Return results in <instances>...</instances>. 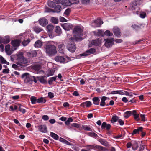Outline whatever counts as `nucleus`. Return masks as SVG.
I'll return each mask as SVG.
<instances>
[{"label": "nucleus", "instance_id": "nucleus-1", "mask_svg": "<svg viewBox=\"0 0 151 151\" xmlns=\"http://www.w3.org/2000/svg\"><path fill=\"white\" fill-rule=\"evenodd\" d=\"M46 52L49 55H52L57 52L56 47L53 45L47 44L46 45Z\"/></svg>", "mask_w": 151, "mask_h": 151}, {"label": "nucleus", "instance_id": "nucleus-2", "mask_svg": "<svg viewBox=\"0 0 151 151\" xmlns=\"http://www.w3.org/2000/svg\"><path fill=\"white\" fill-rule=\"evenodd\" d=\"M141 1L140 0H135L131 4L130 7L132 10H137V12H138L139 9V6L141 4Z\"/></svg>", "mask_w": 151, "mask_h": 151}, {"label": "nucleus", "instance_id": "nucleus-3", "mask_svg": "<svg viewBox=\"0 0 151 151\" xmlns=\"http://www.w3.org/2000/svg\"><path fill=\"white\" fill-rule=\"evenodd\" d=\"M67 47L68 50L72 53L74 52L76 48V44L72 40L68 42Z\"/></svg>", "mask_w": 151, "mask_h": 151}, {"label": "nucleus", "instance_id": "nucleus-4", "mask_svg": "<svg viewBox=\"0 0 151 151\" xmlns=\"http://www.w3.org/2000/svg\"><path fill=\"white\" fill-rule=\"evenodd\" d=\"M22 78H25L24 80V82L27 83L32 84V83L33 79L32 76L29 73H25L22 74Z\"/></svg>", "mask_w": 151, "mask_h": 151}, {"label": "nucleus", "instance_id": "nucleus-5", "mask_svg": "<svg viewBox=\"0 0 151 151\" xmlns=\"http://www.w3.org/2000/svg\"><path fill=\"white\" fill-rule=\"evenodd\" d=\"M96 51V50L94 48H91L87 50L84 53L80 54L79 56L81 57L86 56L87 55H90V54H93Z\"/></svg>", "mask_w": 151, "mask_h": 151}, {"label": "nucleus", "instance_id": "nucleus-6", "mask_svg": "<svg viewBox=\"0 0 151 151\" xmlns=\"http://www.w3.org/2000/svg\"><path fill=\"white\" fill-rule=\"evenodd\" d=\"M73 32L75 34L74 35H76L78 36H81L82 34V30L79 27H76L74 29Z\"/></svg>", "mask_w": 151, "mask_h": 151}, {"label": "nucleus", "instance_id": "nucleus-7", "mask_svg": "<svg viewBox=\"0 0 151 151\" xmlns=\"http://www.w3.org/2000/svg\"><path fill=\"white\" fill-rule=\"evenodd\" d=\"M104 40L106 41L105 45L106 47L109 48L113 45V42L114 41L113 38L105 39Z\"/></svg>", "mask_w": 151, "mask_h": 151}, {"label": "nucleus", "instance_id": "nucleus-8", "mask_svg": "<svg viewBox=\"0 0 151 151\" xmlns=\"http://www.w3.org/2000/svg\"><path fill=\"white\" fill-rule=\"evenodd\" d=\"M99 98L100 100L101 99V101L100 102V106L103 107L105 106V105L106 106L107 103L105 102V101L107 99H109V98L105 96L100 97Z\"/></svg>", "mask_w": 151, "mask_h": 151}, {"label": "nucleus", "instance_id": "nucleus-9", "mask_svg": "<svg viewBox=\"0 0 151 151\" xmlns=\"http://www.w3.org/2000/svg\"><path fill=\"white\" fill-rule=\"evenodd\" d=\"M21 42V40L19 39H15L12 40L11 42V44L12 46L14 47H19Z\"/></svg>", "mask_w": 151, "mask_h": 151}, {"label": "nucleus", "instance_id": "nucleus-10", "mask_svg": "<svg viewBox=\"0 0 151 151\" xmlns=\"http://www.w3.org/2000/svg\"><path fill=\"white\" fill-rule=\"evenodd\" d=\"M38 22L43 27L45 26L48 23L47 20L45 18H40L39 19Z\"/></svg>", "mask_w": 151, "mask_h": 151}, {"label": "nucleus", "instance_id": "nucleus-11", "mask_svg": "<svg viewBox=\"0 0 151 151\" xmlns=\"http://www.w3.org/2000/svg\"><path fill=\"white\" fill-rule=\"evenodd\" d=\"M45 78H46L45 76L37 77V79L38 81L41 83L43 84H46L47 83L46 79H45Z\"/></svg>", "mask_w": 151, "mask_h": 151}, {"label": "nucleus", "instance_id": "nucleus-12", "mask_svg": "<svg viewBox=\"0 0 151 151\" xmlns=\"http://www.w3.org/2000/svg\"><path fill=\"white\" fill-rule=\"evenodd\" d=\"M38 127V130L40 132L44 133L47 132V128L46 125L44 124L40 125Z\"/></svg>", "mask_w": 151, "mask_h": 151}, {"label": "nucleus", "instance_id": "nucleus-13", "mask_svg": "<svg viewBox=\"0 0 151 151\" xmlns=\"http://www.w3.org/2000/svg\"><path fill=\"white\" fill-rule=\"evenodd\" d=\"M101 43V40L99 38L93 40L91 42V44L95 46H97Z\"/></svg>", "mask_w": 151, "mask_h": 151}, {"label": "nucleus", "instance_id": "nucleus-14", "mask_svg": "<svg viewBox=\"0 0 151 151\" xmlns=\"http://www.w3.org/2000/svg\"><path fill=\"white\" fill-rule=\"evenodd\" d=\"M111 125L109 124H107L106 122H103L101 126V128L102 129H105L107 130H109L110 129Z\"/></svg>", "mask_w": 151, "mask_h": 151}, {"label": "nucleus", "instance_id": "nucleus-15", "mask_svg": "<svg viewBox=\"0 0 151 151\" xmlns=\"http://www.w3.org/2000/svg\"><path fill=\"white\" fill-rule=\"evenodd\" d=\"M55 60L57 62L63 63L65 62V59L63 57L58 56L55 57Z\"/></svg>", "mask_w": 151, "mask_h": 151}, {"label": "nucleus", "instance_id": "nucleus-16", "mask_svg": "<svg viewBox=\"0 0 151 151\" xmlns=\"http://www.w3.org/2000/svg\"><path fill=\"white\" fill-rule=\"evenodd\" d=\"M114 35L119 37L120 36L121 33L120 32V29L117 27H115L113 29Z\"/></svg>", "mask_w": 151, "mask_h": 151}, {"label": "nucleus", "instance_id": "nucleus-17", "mask_svg": "<svg viewBox=\"0 0 151 151\" xmlns=\"http://www.w3.org/2000/svg\"><path fill=\"white\" fill-rule=\"evenodd\" d=\"M132 114L134 116V118L137 121H139L140 120L139 118V114L137 113V111L136 110H134L132 111Z\"/></svg>", "mask_w": 151, "mask_h": 151}, {"label": "nucleus", "instance_id": "nucleus-18", "mask_svg": "<svg viewBox=\"0 0 151 151\" xmlns=\"http://www.w3.org/2000/svg\"><path fill=\"white\" fill-rule=\"evenodd\" d=\"M10 39L9 36H5L2 39V42L4 44L8 43L10 41Z\"/></svg>", "mask_w": 151, "mask_h": 151}, {"label": "nucleus", "instance_id": "nucleus-19", "mask_svg": "<svg viewBox=\"0 0 151 151\" xmlns=\"http://www.w3.org/2000/svg\"><path fill=\"white\" fill-rule=\"evenodd\" d=\"M143 129V128L142 127H140L137 129H134L133 131L131 133L132 135H133L137 134H139L140 132H142Z\"/></svg>", "mask_w": 151, "mask_h": 151}, {"label": "nucleus", "instance_id": "nucleus-20", "mask_svg": "<svg viewBox=\"0 0 151 151\" xmlns=\"http://www.w3.org/2000/svg\"><path fill=\"white\" fill-rule=\"evenodd\" d=\"M92 100L93 104L95 105H99L100 103V98L96 97L92 99Z\"/></svg>", "mask_w": 151, "mask_h": 151}, {"label": "nucleus", "instance_id": "nucleus-21", "mask_svg": "<svg viewBox=\"0 0 151 151\" xmlns=\"http://www.w3.org/2000/svg\"><path fill=\"white\" fill-rule=\"evenodd\" d=\"M42 45V43L40 40H38L35 43L34 46L35 48L41 47Z\"/></svg>", "mask_w": 151, "mask_h": 151}, {"label": "nucleus", "instance_id": "nucleus-22", "mask_svg": "<svg viewBox=\"0 0 151 151\" xmlns=\"http://www.w3.org/2000/svg\"><path fill=\"white\" fill-rule=\"evenodd\" d=\"M65 45L63 44H61L58 45V47L59 51L60 53H63L64 52V50L65 48Z\"/></svg>", "mask_w": 151, "mask_h": 151}, {"label": "nucleus", "instance_id": "nucleus-23", "mask_svg": "<svg viewBox=\"0 0 151 151\" xmlns=\"http://www.w3.org/2000/svg\"><path fill=\"white\" fill-rule=\"evenodd\" d=\"M5 50L6 52L8 55H10L12 54V52L10 50V45L9 44H8L6 45Z\"/></svg>", "mask_w": 151, "mask_h": 151}, {"label": "nucleus", "instance_id": "nucleus-24", "mask_svg": "<svg viewBox=\"0 0 151 151\" xmlns=\"http://www.w3.org/2000/svg\"><path fill=\"white\" fill-rule=\"evenodd\" d=\"M27 55L30 57H35L37 55V53L35 51L33 50L30 52H28Z\"/></svg>", "mask_w": 151, "mask_h": 151}, {"label": "nucleus", "instance_id": "nucleus-25", "mask_svg": "<svg viewBox=\"0 0 151 151\" xmlns=\"http://www.w3.org/2000/svg\"><path fill=\"white\" fill-rule=\"evenodd\" d=\"M98 141L104 146H107L108 145V142L103 139L100 138L99 139Z\"/></svg>", "mask_w": 151, "mask_h": 151}, {"label": "nucleus", "instance_id": "nucleus-26", "mask_svg": "<svg viewBox=\"0 0 151 151\" xmlns=\"http://www.w3.org/2000/svg\"><path fill=\"white\" fill-rule=\"evenodd\" d=\"M60 3L65 6H70V4L68 0H62L61 1Z\"/></svg>", "mask_w": 151, "mask_h": 151}, {"label": "nucleus", "instance_id": "nucleus-27", "mask_svg": "<svg viewBox=\"0 0 151 151\" xmlns=\"http://www.w3.org/2000/svg\"><path fill=\"white\" fill-rule=\"evenodd\" d=\"M19 60L20 61V62L23 64H25L27 63V60L24 58L22 56H21L19 58H18Z\"/></svg>", "mask_w": 151, "mask_h": 151}, {"label": "nucleus", "instance_id": "nucleus-28", "mask_svg": "<svg viewBox=\"0 0 151 151\" xmlns=\"http://www.w3.org/2000/svg\"><path fill=\"white\" fill-rule=\"evenodd\" d=\"M54 8L53 10V12L59 13L60 12L61 9V6L59 5L56 6L54 7Z\"/></svg>", "mask_w": 151, "mask_h": 151}, {"label": "nucleus", "instance_id": "nucleus-29", "mask_svg": "<svg viewBox=\"0 0 151 151\" xmlns=\"http://www.w3.org/2000/svg\"><path fill=\"white\" fill-rule=\"evenodd\" d=\"M50 136L55 140H58L59 138V136L55 133L52 132H50Z\"/></svg>", "mask_w": 151, "mask_h": 151}, {"label": "nucleus", "instance_id": "nucleus-30", "mask_svg": "<svg viewBox=\"0 0 151 151\" xmlns=\"http://www.w3.org/2000/svg\"><path fill=\"white\" fill-rule=\"evenodd\" d=\"M47 4L49 6L53 8L56 6L55 3L50 1H48L47 2Z\"/></svg>", "mask_w": 151, "mask_h": 151}, {"label": "nucleus", "instance_id": "nucleus-31", "mask_svg": "<svg viewBox=\"0 0 151 151\" xmlns=\"http://www.w3.org/2000/svg\"><path fill=\"white\" fill-rule=\"evenodd\" d=\"M0 61L2 64H6L8 65H9V63L7 62L5 59L1 55H0Z\"/></svg>", "mask_w": 151, "mask_h": 151}, {"label": "nucleus", "instance_id": "nucleus-32", "mask_svg": "<svg viewBox=\"0 0 151 151\" xmlns=\"http://www.w3.org/2000/svg\"><path fill=\"white\" fill-rule=\"evenodd\" d=\"M55 32L58 34H60L62 31L60 27L59 26H57L55 29Z\"/></svg>", "mask_w": 151, "mask_h": 151}, {"label": "nucleus", "instance_id": "nucleus-33", "mask_svg": "<svg viewBox=\"0 0 151 151\" xmlns=\"http://www.w3.org/2000/svg\"><path fill=\"white\" fill-rule=\"evenodd\" d=\"M132 114V112L130 111H127L125 112L124 114V116L125 118H128Z\"/></svg>", "mask_w": 151, "mask_h": 151}, {"label": "nucleus", "instance_id": "nucleus-34", "mask_svg": "<svg viewBox=\"0 0 151 151\" xmlns=\"http://www.w3.org/2000/svg\"><path fill=\"white\" fill-rule=\"evenodd\" d=\"M34 31L37 33H39L42 31L43 29L38 26H35L34 27Z\"/></svg>", "mask_w": 151, "mask_h": 151}, {"label": "nucleus", "instance_id": "nucleus-35", "mask_svg": "<svg viewBox=\"0 0 151 151\" xmlns=\"http://www.w3.org/2000/svg\"><path fill=\"white\" fill-rule=\"evenodd\" d=\"M118 119V117L116 115H115L112 117L111 122V123H114V122L117 121Z\"/></svg>", "mask_w": 151, "mask_h": 151}, {"label": "nucleus", "instance_id": "nucleus-36", "mask_svg": "<svg viewBox=\"0 0 151 151\" xmlns=\"http://www.w3.org/2000/svg\"><path fill=\"white\" fill-rule=\"evenodd\" d=\"M57 76L56 77H52L50 78H49V80H48V83L49 85H52V82L53 81H55V80L56 79Z\"/></svg>", "mask_w": 151, "mask_h": 151}, {"label": "nucleus", "instance_id": "nucleus-37", "mask_svg": "<svg viewBox=\"0 0 151 151\" xmlns=\"http://www.w3.org/2000/svg\"><path fill=\"white\" fill-rule=\"evenodd\" d=\"M46 100L43 97H40L38 98L37 99V102L38 103H45L46 102Z\"/></svg>", "mask_w": 151, "mask_h": 151}, {"label": "nucleus", "instance_id": "nucleus-38", "mask_svg": "<svg viewBox=\"0 0 151 151\" xmlns=\"http://www.w3.org/2000/svg\"><path fill=\"white\" fill-rule=\"evenodd\" d=\"M94 22L99 25V26L103 24V21L100 18H99L97 19V20H95Z\"/></svg>", "mask_w": 151, "mask_h": 151}, {"label": "nucleus", "instance_id": "nucleus-39", "mask_svg": "<svg viewBox=\"0 0 151 151\" xmlns=\"http://www.w3.org/2000/svg\"><path fill=\"white\" fill-rule=\"evenodd\" d=\"M138 148V144L136 142H134L132 145V148L134 150H135Z\"/></svg>", "mask_w": 151, "mask_h": 151}, {"label": "nucleus", "instance_id": "nucleus-40", "mask_svg": "<svg viewBox=\"0 0 151 151\" xmlns=\"http://www.w3.org/2000/svg\"><path fill=\"white\" fill-rule=\"evenodd\" d=\"M30 100L32 104H34L37 102V99L34 96H32L30 98Z\"/></svg>", "mask_w": 151, "mask_h": 151}, {"label": "nucleus", "instance_id": "nucleus-41", "mask_svg": "<svg viewBox=\"0 0 151 151\" xmlns=\"http://www.w3.org/2000/svg\"><path fill=\"white\" fill-rule=\"evenodd\" d=\"M47 29L49 32H51L54 29V26L51 24H49L47 26Z\"/></svg>", "mask_w": 151, "mask_h": 151}, {"label": "nucleus", "instance_id": "nucleus-42", "mask_svg": "<svg viewBox=\"0 0 151 151\" xmlns=\"http://www.w3.org/2000/svg\"><path fill=\"white\" fill-rule=\"evenodd\" d=\"M70 4V6L72 4H77L79 3V0H68Z\"/></svg>", "mask_w": 151, "mask_h": 151}, {"label": "nucleus", "instance_id": "nucleus-43", "mask_svg": "<svg viewBox=\"0 0 151 151\" xmlns=\"http://www.w3.org/2000/svg\"><path fill=\"white\" fill-rule=\"evenodd\" d=\"M30 42V40L28 39L26 40H24L22 42V45L24 46H26L28 45Z\"/></svg>", "mask_w": 151, "mask_h": 151}, {"label": "nucleus", "instance_id": "nucleus-44", "mask_svg": "<svg viewBox=\"0 0 151 151\" xmlns=\"http://www.w3.org/2000/svg\"><path fill=\"white\" fill-rule=\"evenodd\" d=\"M82 128L85 130L92 131L91 128L89 126L83 125L82 126Z\"/></svg>", "mask_w": 151, "mask_h": 151}, {"label": "nucleus", "instance_id": "nucleus-45", "mask_svg": "<svg viewBox=\"0 0 151 151\" xmlns=\"http://www.w3.org/2000/svg\"><path fill=\"white\" fill-rule=\"evenodd\" d=\"M96 35L98 36L103 37L104 36V32L102 31V30H98Z\"/></svg>", "mask_w": 151, "mask_h": 151}, {"label": "nucleus", "instance_id": "nucleus-46", "mask_svg": "<svg viewBox=\"0 0 151 151\" xmlns=\"http://www.w3.org/2000/svg\"><path fill=\"white\" fill-rule=\"evenodd\" d=\"M104 35L108 36H111L113 35V33L111 32L109 30H107L104 32Z\"/></svg>", "mask_w": 151, "mask_h": 151}, {"label": "nucleus", "instance_id": "nucleus-47", "mask_svg": "<svg viewBox=\"0 0 151 151\" xmlns=\"http://www.w3.org/2000/svg\"><path fill=\"white\" fill-rule=\"evenodd\" d=\"M51 20L52 22L55 24H57L58 22V19L56 17H53L51 18Z\"/></svg>", "mask_w": 151, "mask_h": 151}, {"label": "nucleus", "instance_id": "nucleus-48", "mask_svg": "<svg viewBox=\"0 0 151 151\" xmlns=\"http://www.w3.org/2000/svg\"><path fill=\"white\" fill-rule=\"evenodd\" d=\"M71 12V9L70 8L67 9L64 12V14L66 16H68Z\"/></svg>", "mask_w": 151, "mask_h": 151}, {"label": "nucleus", "instance_id": "nucleus-49", "mask_svg": "<svg viewBox=\"0 0 151 151\" xmlns=\"http://www.w3.org/2000/svg\"><path fill=\"white\" fill-rule=\"evenodd\" d=\"M62 27L65 30H68V25L67 23H64L62 25Z\"/></svg>", "mask_w": 151, "mask_h": 151}, {"label": "nucleus", "instance_id": "nucleus-50", "mask_svg": "<svg viewBox=\"0 0 151 151\" xmlns=\"http://www.w3.org/2000/svg\"><path fill=\"white\" fill-rule=\"evenodd\" d=\"M55 71V70H50L47 74V76H49L53 75Z\"/></svg>", "mask_w": 151, "mask_h": 151}, {"label": "nucleus", "instance_id": "nucleus-51", "mask_svg": "<svg viewBox=\"0 0 151 151\" xmlns=\"http://www.w3.org/2000/svg\"><path fill=\"white\" fill-rule=\"evenodd\" d=\"M88 134L89 136L94 138H96L98 136L97 134L94 132H89Z\"/></svg>", "mask_w": 151, "mask_h": 151}, {"label": "nucleus", "instance_id": "nucleus-52", "mask_svg": "<svg viewBox=\"0 0 151 151\" xmlns=\"http://www.w3.org/2000/svg\"><path fill=\"white\" fill-rule=\"evenodd\" d=\"M146 15V13L145 12H141L139 14L140 17L142 18H144Z\"/></svg>", "mask_w": 151, "mask_h": 151}, {"label": "nucleus", "instance_id": "nucleus-53", "mask_svg": "<svg viewBox=\"0 0 151 151\" xmlns=\"http://www.w3.org/2000/svg\"><path fill=\"white\" fill-rule=\"evenodd\" d=\"M95 148H96L99 150H103L104 147L101 146L96 145L95 146Z\"/></svg>", "mask_w": 151, "mask_h": 151}, {"label": "nucleus", "instance_id": "nucleus-54", "mask_svg": "<svg viewBox=\"0 0 151 151\" xmlns=\"http://www.w3.org/2000/svg\"><path fill=\"white\" fill-rule=\"evenodd\" d=\"M71 125L72 127H75L77 128H79L80 127V125L79 124L75 123L72 124Z\"/></svg>", "mask_w": 151, "mask_h": 151}, {"label": "nucleus", "instance_id": "nucleus-55", "mask_svg": "<svg viewBox=\"0 0 151 151\" xmlns=\"http://www.w3.org/2000/svg\"><path fill=\"white\" fill-rule=\"evenodd\" d=\"M145 114H140V117L141 119V121L144 122L146 120L145 118Z\"/></svg>", "mask_w": 151, "mask_h": 151}, {"label": "nucleus", "instance_id": "nucleus-56", "mask_svg": "<svg viewBox=\"0 0 151 151\" xmlns=\"http://www.w3.org/2000/svg\"><path fill=\"white\" fill-rule=\"evenodd\" d=\"M132 27L134 29L136 30H138L140 29V27L139 26L135 24L132 25Z\"/></svg>", "mask_w": 151, "mask_h": 151}, {"label": "nucleus", "instance_id": "nucleus-57", "mask_svg": "<svg viewBox=\"0 0 151 151\" xmlns=\"http://www.w3.org/2000/svg\"><path fill=\"white\" fill-rule=\"evenodd\" d=\"M86 107H90L92 105L91 102L89 101H86Z\"/></svg>", "mask_w": 151, "mask_h": 151}, {"label": "nucleus", "instance_id": "nucleus-58", "mask_svg": "<svg viewBox=\"0 0 151 151\" xmlns=\"http://www.w3.org/2000/svg\"><path fill=\"white\" fill-rule=\"evenodd\" d=\"M90 0H81V2L83 4H87L89 3Z\"/></svg>", "mask_w": 151, "mask_h": 151}, {"label": "nucleus", "instance_id": "nucleus-59", "mask_svg": "<svg viewBox=\"0 0 151 151\" xmlns=\"http://www.w3.org/2000/svg\"><path fill=\"white\" fill-rule=\"evenodd\" d=\"M48 96L49 98L52 99L54 97V94L51 92H49L48 93Z\"/></svg>", "mask_w": 151, "mask_h": 151}, {"label": "nucleus", "instance_id": "nucleus-60", "mask_svg": "<svg viewBox=\"0 0 151 151\" xmlns=\"http://www.w3.org/2000/svg\"><path fill=\"white\" fill-rule=\"evenodd\" d=\"M19 110L23 114H24L26 112V110L25 109L21 108L20 106L19 108Z\"/></svg>", "mask_w": 151, "mask_h": 151}, {"label": "nucleus", "instance_id": "nucleus-61", "mask_svg": "<svg viewBox=\"0 0 151 151\" xmlns=\"http://www.w3.org/2000/svg\"><path fill=\"white\" fill-rule=\"evenodd\" d=\"M42 119L45 121H47L49 119V117L47 115H44L43 116Z\"/></svg>", "mask_w": 151, "mask_h": 151}, {"label": "nucleus", "instance_id": "nucleus-62", "mask_svg": "<svg viewBox=\"0 0 151 151\" xmlns=\"http://www.w3.org/2000/svg\"><path fill=\"white\" fill-rule=\"evenodd\" d=\"M19 98V95H15V96H13L12 97V99L13 100H16L18 99Z\"/></svg>", "mask_w": 151, "mask_h": 151}, {"label": "nucleus", "instance_id": "nucleus-63", "mask_svg": "<svg viewBox=\"0 0 151 151\" xmlns=\"http://www.w3.org/2000/svg\"><path fill=\"white\" fill-rule=\"evenodd\" d=\"M86 147L87 148L90 149L95 148L94 146L91 145H87Z\"/></svg>", "mask_w": 151, "mask_h": 151}, {"label": "nucleus", "instance_id": "nucleus-64", "mask_svg": "<svg viewBox=\"0 0 151 151\" xmlns=\"http://www.w3.org/2000/svg\"><path fill=\"white\" fill-rule=\"evenodd\" d=\"M40 66L37 65H35L33 67V69H34L35 70L37 71H39L40 69Z\"/></svg>", "mask_w": 151, "mask_h": 151}]
</instances>
